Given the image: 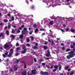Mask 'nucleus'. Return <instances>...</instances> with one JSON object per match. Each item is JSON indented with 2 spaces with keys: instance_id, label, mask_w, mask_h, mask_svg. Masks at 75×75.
Here are the masks:
<instances>
[{
  "instance_id": "4c0bfd02",
  "label": "nucleus",
  "mask_w": 75,
  "mask_h": 75,
  "mask_svg": "<svg viewBox=\"0 0 75 75\" xmlns=\"http://www.w3.org/2000/svg\"><path fill=\"white\" fill-rule=\"evenodd\" d=\"M71 50V49H67L66 50V51H70Z\"/></svg>"
},
{
  "instance_id": "72a5a7b5",
  "label": "nucleus",
  "mask_w": 75,
  "mask_h": 75,
  "mask_svg": "<svg viewBox=\"0 0 75 75\" xmlns=\"http://www.w3.org/2000/svg\"><path fill=\"white\" fill-rule=\"evenodd\" d=\"M69 28H67L66 30V32H67V31H69Z\"/></svg>"
},
{
  "instance_id": "ddd939ff",
  "label": "nucleus",
  "mask_w": 75,
  "mask_h": 75,
  "mask_svg": "<svg viewBox=\"0 0 75 75\" xmlns=\"http://www.w3.org/2000/svg\"><path fill=\"white\" fill-rule=\"evenodd\" d=\"M70 31L71 33H74V32H75V30L73 29V28H71L70 30Z\"/></svg>"
},
{
  "instance_id": "f8f14e48",
  "label": "nucleus",
  "mask_w": 75,
  "mask_h": 75,
  "mask_svg": "<svg viewBox=\"0 0 75 75\" xmlns=\"http://www.w3.org/2000/svg\"><path fill=\"white\" fill-rule=\"evenodd\" d=\"M11 37L12 38V40H14L15 38V36L13 35H11Z\"/></svg>"
},
{
  "instance_id": "79ce46f5",
  "label": "nucleus",
  "mask_w": 75,
  "mask_h": 75,
  "mask_svg": "<svg viewBox=\"0 0 75 75\" xmlns=\"http://www.w3.org/2000/svg\"><path fill=\"white\" fill-rule=\"evenodd\" d=\"M27 46H28V47H30V45L29 44H26Z\"/></svg>"
},
{
  "instance_id": "7ed1b4c3",
  "label": "nucleus",
  "mask_w": 75,
  "mask_h": 75,
  "mask_svg": "<svg viewBox=\"0 0 75 75\" xmlns=\"http://www.w3.org/2000/svg\"><path fill=\"white\" fill-rule=\"evenodd\" d=\"M4 48L5 49H6V48H9V45L6 43L4 45Z\"/></svg>"
},
{
  "instance_id": "3c124183",
  "label": "nucleus",
  "mask_w": 75,
  "mask_h": 75,
  "mask_svg": "<svg viewBox=\"0 0 75 75\" xmlns=\"http://www.w3.org/2000/svg\"><path fill=\"white\" fill-rule=\"evenodd\" d=\"M21 27L22 28H23V27H24V25H22L21 26Z\"/></svg>"
},
{
  "instance_id": "6ab92c4d",
  "label": "nucleus",
  "mask_w": 75,
  "mask_h": 75,
  "mask_svg": "<svg viewBox=\"0 0 75 75\" xmlns=\"http://www.w3.org/2000/svg\"><path fill=\"white\" fill-rule=\"evenodd\" d=\"M49 24H50L51 25H52V24H53V21H50L49 23Z\"/></svg>"
},
{
  "instance_id": "09e8293b",
  "label": "nucleus",
  "mask_w": 75,
  "mask_h": 75,
  "mask_svg": "<svg viewBox=\"0 0 75 75\" xmlns=\"http://www.w3.org/2000/svg\"><path fill=\"white\" fill-rule=\"evenodd\" d=\"M56 70H57V69H55L54 70H53V72H55V71H56Z\"/></svg>"
},
{
  "instance_id": "864d4df0",
  "label": "nucleus",
  "mask_w": 75,
  "mask_h": 75,
  "mask_svg": "<svg viewBox=\"0 0 75 75\" xmlns=\"http://www.w3.org/2000/svg\"><path fill=\"white\" fill-rule=\"evenodd\" d=\"M62 50H65V48H64V47H63L62 48Z\"/></svg>"
},
{
  "instance_id": "f257e3e1",
  "label": "nucleus",
  "mask_w": 75,
  "mask_h": 75,
  "mask_svg": "<svg viewBox=\"0 0 75 75\" xmlns=\"http://www.w3.org/2000/svg\"><path fill=\"white\" fill-rule=\"evenodd\" d=\"M23 30H23L22 31V33L23 34H25V33H27V28H23Z\"/></svg>"
},
{
  "instance_id": "b1692460",
  "label": "nucleus",
  "mask_w": 75,
  "mask_h": 75,
  "mask_svg": "<svg viewBox=\"0 0 75 75\" xmlns=\"http://www.w3.org/2000/svg\"><path fill=\"white\" fill-rule=\"evenodd\" d=\"M44 48L45 50H46L47 49V47L46 46H44Z\"/></svg>"
},
{
  "instance_id": "680f3d73",
  "label": "nucleus",
  "mask_w": 75,
  "mask_h": 75,
  "mask_svg": "<svg viewBox=\"0 0 75 75\" xmlns=\"http://www.w3.org/2000/svg\"><path fill=\"white\" fill-rule=\"evenodd\" d=\"M3 23H1L0 24V25H3Z\"/></svg>"
},
{
  "instance_id": "37998d69",
  "label": "nucleus",
  "mask_w": 75,
  "mask_h": 75,
  "mask_svg": "<svg viewBox=\"0 0 75 75\" xmlns=\"http://www.w3.org/2000/svg\"><path fill=\"white\" fill-rule=\"evenodd\" d=\"M20 33V30H18L17 32V33Z\"/></svg>"
},
{
  "instance_id": "338daca9",
  "label": "nucleus",
  "mask_w": 75,
  "mask_h": 75,
  "mask_svg": "<svg viewBox=\"0 0 75 75\" xmlns=\"http://www.w3.org/2000/svg\"><path fill=\"white\" fill-rule=\"evenodd\" d=\"M35 45H36V46H37V45H38V44H37V43H36Z\"/></svg>"
},
{
  "instance_id": "a878e982",
  "label": "nucleus",
  "mask_w": 75,
  "mask_h": 75,
  "mask_svg": "<svg viewBox=\"0 0 75 75\" xmlns=\"http://www.w3.org/2000/svg\"><path fill=\"white\" fill-rule=\"evenodd\" d=\"M4 22H5V23H7V22H8V20L7 19H5L4 20Z\"/></svg>"
},
{
  "instance_id": "cd10ccee",
  "label": "nucleus",
  "mask_w": 75,
  "mask_h": 75,
  "mask_svg": "<svg viewBox=\"0 0 75 75\" xmlns=\"http://www.w3.org/2000/svg\"><path fill=\"white\" fill-rule=\"evenodd\" d=\"M69 68V67L67 66L65 68V69L67 70L68 69V68Z\"/></svg>"
},
{
  "instance_id": "0e129e2a",
  "label": "nucleus",
  "mask_w": 75,
  "mask_h": 75,
  "mask_svg": "<svg viewBox=\"0 0 75 75\" xmlns=\"http://www.w3.org/2000/svg\"><path fill=\"white\" fill-rule=\"evenodd\" d=\"M57 40H60V38H57Z\"/></svg>"
},
{
  "instance_id": "f704fd0d",
  "label": "nucleus",
  "mask_w": 75,
  "mask_h": 75,
  "mask_svg": "<svg viewBox=\"0 0 75 75\" xmlns=\"http://www.w3.org/2000/svg\"><path fill=\"white\" fill-rule=\"evenodd\" d=\"M12 20L13 21L14 19V18L13 16H12L11 18Z\"/></svg>"
},
{
  "instance_id": "20e7f679",
  "label": "nucleus",
  "mask_w": 75,
  "mask_h": 75,
  "mask_svg": "<svg viewBox=\"0 0 75 75\" xmlns=\"http://www.w3.org/2000/svg\"><path fill=\"white\" fill-rule=\"evenodd\" d=\"M41 73L42 75L43 74H45V75H48V72L46 71L45 72L43 71H41Z\"/></svg>"
},
{
  "instance_id": "f3484780",
  "label": "nucleus",
  "mask_w": 75,
  "mask_h": 75,
  "mask_svg": "<svg viewBox=\"0 0 75 75\" xmlns=\"http://www.w3.org/2000/svg\"><path fill=\"white\" fill-rule=\"evenodd\" d=\"M20 47H17L16 49V51L17 52H18V50H20Z\"/></svg>"
},
{
  "instance_id": "7c9ffc66",
  "label": "nucleus",
  "mask_w": 75,
  "mask_h": 75,
  "mask_svg": "<svg viewBox=\"0 0 75 75\" xmlns=\"http://www.w3.org/2000/svg\"><path fill=\"white\" fill-rule=\"evenodd\" d=\"M26 40H27V41L28 42H29V41H30V39H29V38H27Z\"/></svg>"
},
{
  "instance_id": "603ef678",
  "label": "nucleus",
  "mask_w": 75,
  "mask_h": 75,
  "mask_svg": "<svg viewBox=\"0 0 75 75\" xmlns=\"http://www.w3.org/2000/svg\"><path fill=\"white\" fill-rule=\"evenodd\" d=\"M61 45H62V46H64V43H61Z\"/></svg>"
},
{
  "instance_id": "e2e57ef3",
  "label": "nucleus",
  "mask_w": 75,
  "mask_h": 75,
  "mask_svg": "<svg viewBox=\"0 0 75 75\" xmlns=\"http://www.w3.org/2000/svg\"><path fill=\"white\" fill-rule=\"evenodd\" d=\"M71 71V69H68V71Z\"/></svg>"
},
{
  "instance_id": "13d9d810",
  "label": "nucleus",
  "mask_w": 75,
  "mask_h": 75,
  "mask_svg": "<svg viewBox=\"0 0 75 75\" xmlns=\"http://www.w3.org/2000/svg\"><path fill=\"white\" fill-rule=\"evenodd\" d=\"M21 41L22 43H23V40H21Z\"/></svg>"
},
{
  "instance_id": "5701e85b",
  "label": "nucleus",
  "mask_w": 75,
  "mask_h": 75,
  "mask_svg": "<svg viewBox=\"0 0 75 75\" xmlns=\"http://www.w3.org/2000/svg\"><path fill=\"white\" fill-rule=\"evenodd\" d=\"M74 74V72L73 71L72 72H71L70 74L69 75H73Z\"/></svg>"
},
{
  "instance_id": "2eb2a0df",
  "label": "nucleus",
  "mask_w": 75,
  "mask_h": 75,
  "mask_svg": "<svg viewBox=\"0 0 75 75\" xmlns=\"http://www.w3.org/2000/svg\"><path fill=\"white\" fill-rule=\"evenodd\" d=\"M58 66L59 68V70H61V68L62 67V66L60 64H59Z\"/></svg>"
},
{
  "instance_id": "69168bd1",
  "label": "nucleus",
  "mask_w": 75,
  "mask_h": 75,
  "mask_svg": "<svg viewBox=\"0 0 75 75\" xmlns=\"http://www.w3.org/2000/svg\"><path fill=\"white\" fill-rule=\"evenodd\" d=\"M34 60L35 62H36V59H34Z\"/></svg>"
},
{
  "instance_id": "6e6552de",
  "label": "nucleus",
  "mask_w": 75,
  "mask_h": 75,
  "mask_svg": "<svg viewBox=\"0 0 75 75\" xmlns=\"http://www.w3.org/2000/svg\"><path fill=\"white\" fill-rule=\"evenodd\" d=\"M24 50V51H23L22 52V54H24L25 53V52H26V51H27V49H25Z\"/></svg>"
},
{
  "instance_id": "9b49d317",
  "label": "nucleus",
  "mask_w": 75,
  "mask_h": 75,
  "mask_svg": "<svg viewBox=\"0 0 75 75\" xmlns=\"http://www.w3.org/2000/svg\"><path fill=\"white\" fill-rule=\"evenodd\" d=\"M35 70H33L32 71V72L33 74H36V71Z\"/></svg>"
},
{
  "instance_id": "a18cd8bd",
  "label": "nucleus",
  "mask_w": 75,
  "mask_h": 75,
  "mask_svg": "<svg viewBox=\"0 0 75 75\" xmlns=\"http://www.w3.org/2000/svg\"><path fill=\"white\" fill-rule=\"evenodd\" d=\"M16 46H18V45H19V44H18V43H17L16 44Z\"/></svg>"
},
{
  "instance_id": "5fc2aeb1",
  "label": "nucleus",
  "mask_w": 75,
  "mask_h": 75,
  "mask_svg": "<svg viewBox=\"0 0 75 75\" xmlns=\"http://www.w3.org/2000/svg\"><path fill=\"white\" fill-rule=\"evenodd\" d=\"M16 56H18L19 55V54L18 53H17L16 54Z\"/></svg>"
},
{
  "instance_id": "423d86ee",
  "label": "nucleus",
  "mask_w": 75,
  "mask_h": 75,
  "mask_svg": "<svg viewBox=\"0 0 75 75\" xmlns=\"http://www.w3.org/2000/svg\"><path fill=\"white\" fill-rule=\"evenodd\" d=\"M8 54V52H6L5 54H3L2 55L4 57V58H5V57H6V56L7 55V54Z\"/></svg>"
},
{
  "instance_id": "a211bd4d",
  "label": "nucleus",
  "mask_w": 75,
  "mask_h": 75,
  "mask_svg": "<svg viewBox=\"0 0 75 75\" xmlns=\"http://www.w3.org/2000/svg\"><path fill=\"white\" fill-rule=\"evenodd\" d=\"M22 47L23 49H24V48H25V46L24 45H22Z\"/></svg>"
},
{
  "instance_id": "de8ad7c7",
  "label": "nucleus",
  "mask_w": 75,
  "mask_h": 75,
  "mask_svg": "<svg viewBox=\"0 0 75 75\" xmlns=\"http://www.w3.org/2000/svg\"><path fill=\"white\" fill-rule=\"evenodd\" d=\"M19 30H22V28L21 27H20L19 28Z\"/></svg>"
},
{
  "instance_id": "a19ab883",
  "label": "nucleus",
  "mask_w": 75,
  "mask_h": 75,
  "mask_svg": "<svg viewBox=\"0 0 75 75\" xmlns=\"http://www.w3.org/2000/svg\"><path fill=\"white\" fill-rule=\"evenodd\" d=\"M34 49H35V50H36L38 48L36 46H35L34 47Z\"/></svg>"
},
{
  "instance_id": "f03ea898",
  "label": "nucleus",
  "mask_w": 75,
  "mask_h": 75,
  "mask_svg": "<svg viewBox=\"0 0 75 75\" xmlns=\"http://www.w3.org/2000/svg\"><path fill=\"white\" fill-rule=\"evenodd\" d=\"M68 54H71L70 55H73V57H74V55H75V54L74 53V51H71L70 52H69Z\"/></svg>"
},
{
  "instance_id": "aec40b11",
  "label": "nucleus",
  "mask_w": 75,
  "mask_h": 75,
  "mask_svg": "<svg viewBox=\"0 0 75 75\" xmlns=\"http://www.w3.org/2000/svg\"><path fill=\"white\" fill-rule=\"evenodd\" d=\"M38 29H36L35 31V33H37L38 32Z\"/></svg>"
},
{
  "instance_id": "49530a36",
  "label": "nucleus",
  "mask_w": 75,
  "mask_h": 75,
  "mask_svg": "<svg viewBox=\"0 0 75 75\" xmlns=\"http://www.w3.org/2000/svg\"><path fill=\"white\" fill-rule=\"evenodd\" d=\"M42 61H43V59H41L39 60V61L40 62H41Z\"/></svg>"
},
{
  "instance_id": "393cba45",
  "label": "nucleus",
  "mask_w": 75,
  "mask_h": 75,
  "mask_svg": "<svg viewBox=\"0 0 75 75\" xmlns=\"http://www.w3.org/2000/svg\"><path fill=\"white\" fill-rule=\"evenodd\" d=\"M6 33L7 35H8L9 34V32L8 31H6Z\"/></svg>"
},
{
  "instance_id": "8fccbe9b",
  "label": "nucleus",
  "mask_w": 75,
  "mask_h": 75,
  "mask_svg": "<svg viewBox=\"0 0 75 75\" xmlns=\"http://www.w3.org/2000/svg\"><path fill=\"white\" fill-rule=\"evenodd\" d=\"M42 65H45V63H42Z\"/></svg>"
},
{
  "instance_id": "4be33fe9",
  "label": "nucleus",
  "mask_w": 75,
  "mask_h": 75,
  "mask_svg": "<svg viewBox=\"0 0 75 75\" xmlns=\"http://www.w3.org/2000/svg\"><path fill=\"white\" fill-rule=\"evenodd\" d=\"M20 38H23V35H20Z\"/></svg>"
},
{
  "instance_id": "0eeeda50",
  "label": "nucleus",
  "mask_w": 75,
  "mask_h": 75,
  "mask_svg": "<svg viewBox=\"0 0 75 75\" xmlns=\"http://www.w3.org/2000/svg\"><path fill=\"white\" fill-rule=\"evenodd\" d=\"M10 51L11 52L9 53V55H12V54L13 53V50L11 49Z\"/></svg>"
},
{
  "instance_id": "412c9836",
  "label": "nucleus",
  "mask_w": 75,
  "mask_h": 75,
  "mask_svg": "<svg viewBox=\"0 0 75 75\" xmlns=\"http://www.w3.org/2000/svg\"><path fill=\"white\" fill-rule=\"evenodd\" d=\"M37 27V25L36 24L33 25V27H34V28H36Z\"/></svg>"
},
{
  "instance_id": "2f4dec72",
  "label": "nucleus",
  "mask_w": 75,
  "mask_h": 75,
  "mask_svg": "<svg viewBox=\"0 0 75 75\" xmlns=\"http://www.w3.org/2000/svg\"><path fill=\"white\" fill-rule=\"evenodd\" d=\"M3 35V33H1L0 34V37H1V36H2Z\"/></svg>"
},
{
  "instance_id": "6e6d98bb",
  "label": "nucleus",
  "mask_w": 75,
  "mask_h": 75,
  "mask_svg": "<svg viewBox=\"0 0 75 75\" xmlns=\"http://www.w3.org/2000/svg\"><path fill=\"white\" fill-rule=\"evenodd\" d=\"M30 34H32V32L30 31L29 33Z\"/></svg>"
},
{
  "instance_id": "774afa93",
  "label": "nucleus",
  "mask_w": 75,
  "mask_h": 75,
  "mask_svg": "<svg viewBox=\"0 0 75 75\" xmlns=\"http://www.w3.org/2000/svg\"><path fill=\"white\" fill-rule=\"evenodd\" d=\"M63 27H66V25H63Z\"/></svg>"
},
{
  "instance_id": "c756f323",
  "label": "nucleus",
  "mask_w": 75,
  "mask_h": 75,
  "mask_svg": "<svg viewBox=\"0 0 75 75\" xmlns=\"http://www.w3.org/2000/svg\"><path fill=\"white\" fill-rule=\"evenodd\" d=\"M30 38H31L32 40H34V37H33L32 36H30Z\"/></svg>"
},
{
  "instance_id": "e433bc0d",
  "label": "nucleus",
  "mask_w": 75,
  "mask_h": 75,
  "mask_svg": "<svg viewBox=\"0 0 75 75\" xmlns=\"http://www.w3.org/2000/svg\"><path fill=\"white\" fill-rule=\"evenodd\" d=\"M7 26H6L4 28V30H7Z\"/></svg>"
},
{
  "instance_id": "4468645a",
  "label": "nucleus",
  "mask_w": 75,
  "mask_h": 75,
  "mask_svg": "<svg viewBox=\"0 0 75 75\" xmlns=\"http://www.w3.org/2000/svg\"><path fill=\"white\" fill-rule=\"evenodd\" d=\"M17 68H18V66L17 65L15 66L14 67V69L15 70H17Z\"/></svg>"
},
{
  "instance_id": "4d7b16f0",
  "label": "nucleus",
  "mask_w": 75,
  "mask_h": 75,
  "mask_svg": "<svg viewBox=\"0 0 75 75\" xmlns=\"http://www.w3.org/2000/svg\"><path fill=\"white\" fill-rule=\"evenodd\" d=\"M54 68H58V66L54 67Z\"/></svg>"
},
{
  "instance_id": "9d476101",
  "label": "nucleus",
  "mask_w": 75,
  "mask_h": 75,
  "mask_svg": "<svg viewBox=\"0 0 75 75\" xmlns=\"http://www.w3.org/2000/svg\"><path fill=\"white\" fill-rule=\"evenodd\" d=\"M50 51H47V54H46V56L47 57H48L50 56Z\"/></svg>"
},
{
  "instance_id": "c9c22d12",
  "label": "nucleus",
  "mask_w": 75,
  "mask_h": 75,
  "mask_svg": "<svg viewBox=\"0 0 75 75\" xmlns=\"http://www.w3.org/2000/svg\"><path fill=\"white\" fill-rule=\"evenodd\" d=\"M40 31H45V29H40Z\"/></svg>"
},
{
  "instance_id": "dca6fc26",
  "label": "nucleus",
  "mask_w": 75,
  "mask_h": 75,
  "mask_svg": "<svg viewBox=\"0 0 75 75\" xmlns=\"http://www.w3.org/2000/svg\"><path fill=\"white\" fill-rule=\"evenodd\" d=\"M27 74L26 72H22V75H26Z\"/></svg>"
},
{
  "instance_id": "bb28decb",
  "label": "nucleus",
  "mask_w": 75,
  "mask_h": 75,
  "mask_svg": "<svg viewBox=\"0 0 75 75\" xmlns=\"http://www.w3.org/2000/svg\"><path fill=\"white\" fill-rule=\"evenodd\" d=\"M61 31H62L63 33H63H64V32H65V31L63 29H61Z\"/></svg>"
},
{
  "instance_id": "c03bdc74",
  "label": "nucleus",
  "mask_w": 75,
  "mask_h": 75,
  "mask_svg": "<svg viewBox=\"0 0 75 75\" xmlns=\"http://www.w3.org/2000/svg\"><path fill=\"white\" fill-rule=\"evenodd\" d=\"M11 27V26L10 25H8V29H10V28Z\"/></svg>"
},
{
  "instance_id": "473e14b6",
  "label": "nucleus",
  "mask_w": 75,
  "mask_h": 75,
  "mask_svg": "<svg viewBox=\"0 0 75 75\" xmlns=\"http://www.w3.org/2000/svg\"><path fill=\"white\" fill-rule=\"evenodd\" d=\"M19 60H17L16 62V64H18V62H19Z\"/></svg>"
},
{
  "instance_id": "052dcab7",
  "label": "nucleus",
  "mask_w": 75,
  "mask_h": 75,
  "mask_svg": "<svg viewBox=\"0 0 75 75\" xmlns=\"http://www.w3.org/2000/svg\"><path fill=\"white\" fill-rule=\"evenodd\" d=\"M13 27L14 28H16V26L15 25H13Z\"/></svg>"
},
{
  "instance_id": "ea45409f",
  "label": "nucleus",
  "mask_w": 75,
  "mask_h": 75,
  "mask_svg": "<svg viewBox=\"0 0 75 75\" xmlns=\"http://www.w3.org/2000/svg\"><path fill=\"white\" fill-rule=\"evenodd\" d=\"M50 18H51V19H52V18H55V17H54V16H52Z\"/></svg>"
},
{
  "instance_id": "1a4fd4ad",
  "label": "nucleus",
  "mask_w": 75,
  "mask_h": 75,
  "mask_svg": "<svg viewBox=\"0 0 75 75\" xmlns=\"http://www.w3.org/2000/svg\"><path fill=\"white\" fill-rule=\"evenodd\" d=\"M6 61L5 62V64H6V66L7 65H8V63H8V62H7V61H9V60H8V59H6Z\"/></svg>"
},
{
  "instance_id": "58836bf2",
  "label": "nucleus",
  "mask_w": 75,
  "mask_h": 75,
  "mask_svg": "<svg viewBox=\"0 0 75 75\" xmlns=\"http://www.w3.org/2000/svg\"><path fill=\"white\" fill-rule=\"evenodd\" d=\"M71 48H74V46L72 45H71Z\"/></svg>"
},
{
  "instance_id": "bf43d9fd",
  "label": "nucleus",
  "mask_w": 75,
  "mask_h": 75,
  "mask_svg": "<svg viewBox=\"0 0 75 75\" xmlns=\"http://www.w3.org/2000/svg\"><path fill=\"white\" fill-rule=\"evenodd\" d=\"M26 2L27 3V4H28V3H29V2H28V1H26Z\"/></svg>"
},
{
  "instance_id": "c85d7f7f",
  "label": "nucleus",
  "mask_w": 75,
  "mask_h": 75,
  "mask_svg": "<svg viewBox=\"0 0 75 75\" xmlns=\"http://www.w3.org/2000/svg\"><path fill=\"white\" fill-rule=\"evenodd\" d=\"M12 33L13 34H14V33H15V31L14 30H12Z\"/></svg>"
},
{
  "instance_id": "39448f33",
  "label": "nucleus",
  "mask_w": 75,
  "mask_h": 75,
  "mask_svg": "<svg viewBox=\"0 0 75 75\" xmlns=\"http://www.w3.org/2000/svg\"><path fill=\"white\" fill-rule=\"evenodd\" d=\"M71 57H73V55L69 54V55L67 56V59H70V58H71Z\"/></svg>"
}]
</instances>
